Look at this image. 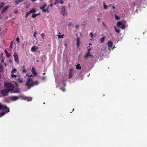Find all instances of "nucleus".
<instances>
[{"instance_id":"4be33fe9","label":"nucleus","mask_w":147,"mask_h":147,"mask_svg":"<svg viewBox=\"0 0 147 147\" xmlns=\"http://www.w3.org/2000/svg\"><path fill=\"white\" fill-rule=\"evenodd\" d=\"M47 5L46 4H45L43 5H42L40 6V9H44L46 7Z\"/></svg>"},{"instance_id":"79ce46f5","label":"nucleus","mask_w":147,"mask_h":147,"mask_svg":"<svg viewBox=\"0 0 147 147\" xmlns=\"http://www.w3.org/2000/svg\"><path fill=\"white\" fill-rule=\"evenodd\" d=\"M13 47V45H12L11 44H10L9 45V48L10 49H11Z\"/></svg>"},{"instance_id":"412c9836","label":"nucleus","mask_w":147,"mask_h":147,"mask_svg":"<svg viewBox=\"0 0 147 147\" xmlns=\"http://www.w3.org/2000/svg\"><path fill=\"white\" fill-rule=\"evenodd\" d=\"M77 65H75V66H76V69H81V66L80 65V64H77Z\"/></svg>"},{"instance_id":"6e6d98bb","label":"nucleus","mask_w":147,"mask_h":147,"mask_svg":"<svg viewBox=\"0 0 147 147\" xmlns=\"http://www.w3.org/2000/svg\"><path fill=\"white\" fill-rule=\"evenodd\" d=\"M31 1H33V2H35V1H36L37 0H31Z\"/></svg>"},{"instance_id":"a18cd8bd","label":"nucleus","mask_w":147,"mask_h":147,"mask_svg":"<svg viewBox=\"0 0 147 147\" xmlns=\"http://www.w3.org/2000/svg\"><path fill=\"white\" fill-rule=\"evenodd\" d=\"M46 77L45 76H43L42 78V79L43 80H45V79Z\"/></svg>"},{"instance_id":"a211bd4d","label":"nucleus","mask_w":147,"mask_h":147,"mask_svg":"<svg viewBox=\"0 0 147 147\" xmlns=\"http://www.w3.org/2000/svg\"><path fill=\"white\" fill-rule=\"evenodd\" d=\"M11 92L13 93H19V90L18 89L14 90L13 88V90L11 91Z\"/></svg>"},{"instance_id":"6ab92c4d","label":"nucleus","mask_w":147,"mask_h":147,"mask_svg":"<svg viewBox=\"0 0 147 147\" xmlns=\"http://www.w3.org/2000/svg\"><path fill=\"white\" fill-rule=\"evenodd\" d=\"M90 56L93 57V55H92L90 53H87L85 55V57L86 58H87L88 57Z\"/></svg>"},{"instance_id":"8fccbe9b","label":"nucleus","mask_w":147,"mask_h":147,"mask_svg":"<svg viewBox=\"0 0 147 147\" xmlns=\"http://www.w3.org/2000/svg\"><path fill=\"white\" fill-rule=\"evenodd\" d=\"M79 27V25H76L75 26V27L76 28H78Z\"/></svg>"},{"instance_id":"4d7b16f0","label":"nucleus","mask_w":147,"mask_h":147,"mask_svg":"<svg viewBox=\"0 0 147 147\" xmlns=\"http://www.w3.org/2000/svg\"><path fill=\"white\" fill-rule=\"evenodd\" d=\"M112 7L114 9H115V6H112Z\"/></svg>"},{"instance_id":"20e7f679","label":"nucleus","mask_w":147,"mask_h":147,"mask_svg":"<svg viewBox=\"0 0 147 147\" xmlns=\"http://www.w3.org/2000/svg\"><path fill=\"white\" fill-rule=\"evenodd\" d=\"M1 93L4 96H6L8 94V93L9 92L7 89H4L3 90H1Z\"/></svg>"},{"instance_id":"5fc2aeb1","label":"nucleus","mask_w":147,"mask_h":147,"mask_svg":"<svg viewBox=\"0 0 147 147\" xmlns=\"http://www.w3.org/2000/svg\"><path fill=\"white\" fill-rule=\"evenodd\" d=\"M65 82V80H63L62 81V82L63 83H64Z\"/></svg>"},{"instance_id":"f704fd0d","label":"nucleus","mask_w":147,"mask_h":147,"mask_svg":"<svg viewBox=\"0 0 147 147\" xmlns=\"http://www.w3.org/2000/svg\"><path fill=\"white\" fill-rule=\"evenodd\" d=\"M57 36H58V38H63V36H64V35H58Z\"/></svg>"},{"instance_id":"2f4dec72","label":"nucleus","mask_w":147,"mask_h":147,"mask_svg":"<svg viewBox=\"0 0 147 147\" xmlns=\"http://www.w3.org/2000/svg\"><path fill=\"white\" fill-rule=\"evenodd\" d=\"M103 6L104 7V9H107V5L105 4V3H103Z\"/></svg>"},{"instance_id":"473e14b6","label":"nucleus","mask_w":147,"mask_h":147,"mask_svg":"<svg viewBox=\"0 0 147 147\" xmlns=\"http://www.w3.org/2000/svg\"><path fill=\"white\" fill-rule=\"evenodd\" d=\"M13 73H11V74H12L11 75V77L13 78H16L17 76V75H14Z\"/></svg>"},{"instance_id":"b1692460","label":"nucleus","mask_w":147,"mask_h":147,"mask_svg":"<svg viewBox=\"0 0 147 147\" xmlns=\"http://www.w3.org/2000/svg\"><path fill=\"white\" fill-rule=\"evenodd\" d=\"M5 5V3L4 2H1L0 5V9H1Z\"/></svg>"},{"instance_id":"de8ad7c7","label":"nucleus","mask_w":147,"mask_h":147,"mask_svg":"<svg viewBox=\"0 0 147 147\" xmlns=\"http://www.w3.org/2000/svg\"><path fill=\"white\" fill-rule=\"evenodd\" d=\"M53 6V4L52 3H51L49 5V6L52 7Z\"/></svg>"},{"instance_id":"1a4fd4ad","label":"nucleus","mask_w":147,"mask_h":147,"mask_svg":"<svg viewBox=\"0 0 147 147\" xmlns=\"http://www.w3.org/2000/svg\"><path fill=\"white\" fill-rule=\"evenodd\" d=\"M73 73V69H70L69 71V74L68 75V78L70 79L73 76L72 74Z\"/></svg>"},{"instance_id":"bb28decb","label":"nucleus","mask_w":147,"mask_h":147,"mask_svg":"<svg viewBox=\"0 0 147 147\" xmlns=\"http://www.w3.org/2000/svg\"><path fill=\"white\" fill-rule=\"evenodd\" d=\"M35 13H33L32 15V17L33 18H36V16H38V14H35Z\"/></svg>"},{"instance_id":"13d9d810","label":"nucleus","mask_w":147,"mask_h":147,"mask_svg":"<svg viewBox=\"0 0 147 147\" xmlns=\"http://www.w3.org/2000/svg\"><path fill=\"white\" fill-rule=\"evenodd\" d=\"M1 62H2V63H3L4 61V60L3 59L2 60V61H1Z\"/></svg>"},{"instance_id":"cd10ccee","label":"nucleus","mask_w":147,"mask_h":147,"mask_svg":"<svg viewBox=\"0 0 147 147\" xmlns=\"http://www.w3.org/2000/svg\"><path fill=\"white\" fill-rule=\"evenodd\" d=\"M58 3L62 4L64 2L63 0H57Z\"/></svg>"},{"instance_id":"393cba45","label":"nucleus","mask_w":147,"mask_h":147,"mask_svg":"<svg viewBox=\"0 0 147 147\" xmlns=\"http://www.w3.org/2000/svg\"><path fill=\"white\" fill-rule=\"evenodd\" d=\"M105 36H104L102 38H101L100 39V41L101 43L103 42L104 41L105 39Z\"/></svg>"},{"instance_id":"603ef678","label":"nucleus","mask_w":147,"mask_h":147,"mask_svg":"<svg viewBox=\"0 0 147 147\" xmlns=\"http://www.w3.org/2000/svg\"><path fill=\"white\" fill-rule=\"evenodd\" d=\"M100 20V18H98L97 19V20L99 22Z\"/></svg>"},{"instance_id":"0eeeda50","label":"nucleus","mask_w":147,"mask_h":147,"mask_svg":"<svg viewBox=\"0 0 147 147\" xmlns=\"http://www.w3.org/2000/svg\"><path fill=\"white\" fill-rule=\"evenodd\" d=\"M36 12L35 10L34 9H32L30 10L29 11L26 13V16H25V18H27L28 16V15L30 14L31 13H34Z\"/></svg>"},{"instance_id":"ddd939ff","label":"nucleus","mask_w":147,"mask_h":147,"mask_svg":"<svg viewBox=\"0 0 147 147\" xmlns=\"http://www.w3.org/2000/svg\"><path fill=\"white\" fill-rule=\"evenodd\" d=\"M19 99V97L18 96H12L10 98V99L13 101L17 100Z\"/></svg>"},{"instance_id":"e2e57ef3","label":"nucleus","mask_w":147,"mask_h":147,"mask_svg":"<svg viewBox=\"0 0 147 147\" xmlns=\"http://www.w3.org/2000/svg\"><path fill=\"white\" fill-rule=\"evenodd\" d=\"M2 55H3V53H1V56Z\"/></svg>"},{"instance_id":"052dcab7","label":"nucleus","mask_w":147,"mask_h":147,"mask_svg":"<svg viewBox=\"0 0 147 147\" xmlns=\"http://www.w3.org/2000/svg\"><path fill=\"white\" fill-rule=\"evenodd\" d=\"M68 25L69 26H70L71 25V23H69L68 24Z\"/></svg>"},{"instance_id":"c85d7f7f","label":"nucleus","mask_w":147,"mask_h":147,"mask_svg":"<svg viewBox=\"0 0 147 147\" xmlns=\"http://www.w3.org/2000/svg\"><path fill=\"white\" fill-rule=\"evenodd\" d=\"M22 69H23V72L24 73H26V70H25V67L24 66H22Z\"/></svg>"},{"instance_id":"e433bc0d","label":"nucleus","mask_w":147,"mask_h":147,"mask_svg":"<svg viewBox=\"0 0 147 147\" xmlns=\"http://www.w3.org/2000/svg\"><path fill=\"white\" fill-rule=\"evenodd\" d=\"M18 82L20 83H22L23 82V81L22 79H18Z\"/></svg>"},{"instance_id":"72a5a7b5","label":"nucleus","mask_w":147,"mask_h":147,"mask_svg":"<svg viewBox=\"0 0 147 147\" xmlns=\"http://www.w3.org/2000/svg\"><path fill=\"white\" fill-rule=\"evenodd\" d=\"M115 18L116 20H119L120 19V17L117 16V15H115Z\"/></svg>"},{"instance_id":"69168bd1","label":"nucleus","mask_w":147,"mask_h":147,"mask_svg":"<svg viewBox=\"0 0 147 147\" xmlns=\"http://www.w3.org/2000/svg\"><path fill=\"white\" fill-rule=\"evenodd\" d=\"M1 74H0V78H1Z\"/></svg>"},{"instance_id":"423d86ee","label":"nucleus","mask_w":147,"mask_h":147,"mask_svg":"<svg viewBox=\"0 0 147 147\" xmlns=\"http://www.w3.org/2000/svg\"><path fill=\"white\" fill-rule=\"evenodd\" d=\"M13 56L15 61L16 62L17 64H19V61L18 54L16 53H15L13 55Z\"/></svg>"},{"instance_id":"bf43d9fd","label":"nucleus","mask_w":147,"mask_h":147,"mask_svg":"<svg viewBox=\"0 0 147 147\" xmlns=\"http://www.w3.org/2000/svg\"><path fill=\"white\" fill-rule=\"evenodd\" d=\"M89 44L90 45H92V43H89Z\"/></svg>"},{"instance_id":"f8f14e48","label":"nucleus","mask_w":147,"mask_h":147,"mask_svg":"<svg viewBox=\"0 0 147 147\" xmlns=\"http://www.w3.org/2000/svg\"><path fill=\"white\" fill-rule=\"evenodd\" d=\"M39 47L36 46L32 47L31 48V51L32 52H35L36 50H38Z\"/></svg>"},{"instance_id":"9d476101","label":"nucleus","mask_w":147,"mask_h":147,"mask_svg":"<svg viewBox=\"0 0 147 147\" xmlns=\"http://www.w3.org/2000/svg\"><path fill=\"white\" fill-rule=\"evenodd\" d=\"M76 45H77V48H78L80 45V38L79 37H78L76 39Z\"/></svg>"},{"instance_id":"680f3d73","label":"nucleus","mask_w":147,"mask_h":147,"mask_svg":"<svg viewBox=\"0 0 147 147\" xmlns=\"http://www.w3.org/2000/svg\"><path fill=\"white\" fill-rule=\"evenodd\" d=\"M135 3H134V6H135Z\"/></svg>"},{"instance_id":"f3484780","label":"nucleus","mask_w":147,"mask_h":147,"mask_svg":"<svg viewBox=\"0 0 147 147\" xmlns=\"http://www.w3.org/2000/svg\"><path fill=\"white\" fill-rule=\"evenodd\" d=\"M23 0H16L15 1V5H17L18 4L22 2Z\"/></svg>"},{"instance_id":"aec40b11","label":"nucleus","mask_w":147,"mask_h":147,"mask_svg":"<svg viewBox=\"0 0 147 147\" xmlns=\"http://www.w3.org/2000/svg\"><path fill=\"white\" fill-rule=\"evenodd\" d=\"M5 52L6 55V56L8 57H9L10 56V55L9 53L8 52V51L6 50H5Z\"/></svg>"},{"instance_id":"338daca9","label":"nucleus","mask_w":147,"mask_h":147,"mask_svg":"<svg viewBox=\"0 0 147 147\" xmlns=\"http://www.w3.org/2000/svg\"><path fill=\"white\" fill-rule=\"evenodd\" d=\"M65 46H66V47L67 46V45H65Z\"/></svg>"},{"instance_id":"4468645a","label":"nucleus","mask_w":147,"mask_h":147,"mask_svg":"<svg viewBox=\"0 0 147 147\" xmlns=\"http://www.w3.org/2000/svg\"><path fill=\"white\" fill-rule=\"evenodd\" d=\"M107 45L108 48H111L113 46V42L109 40L108 42Z\"/></svg>"},{"instance_id":"9b49d317","label":"nucleus","mask_w":147,"mask_h":147,"mask_svg":"<svg viewBox=\"0 0 147 147\" xmlns=\"http://www.w3.org/2000/svg\"><path fill=\"white\" fill-rule=\"evenodd\" d=\"M9 7V5H7L5 7H3V9L1 11V13L2 14L6 11L7 9H8Z\"/></svg>"},{"instance_id":"7ed1b4c3","label":"nucleus","mask_w":147,"mask_h":147,"mask_svg":"<svg viewBox=\"0 0 147 147\" xmlns=\"http://www.w3.org/2000/svg\"><path fill=\"white\" fill-rule=\"evenodd\" d=\"M5 86L9 92L13 90L14 87L13 85L11 83H6L5 84Z\"/></svg>"},{"instance_id":"c756f323","label":"nucleus","mask_w":147,"mask_h":147,"mask_svg":"<svg viewBox=\"0 0 147 147\" xmlns=\"http://www.w3.org/2000/svg\"><path fill=\"white\" fill-rule=\"evenodd\" d=\"M114 28H115V31L118 33H119L120 32V30L119 29H117L116 27H114Z\"/></svg>"},{"instance_id":"f257e3e1","label":"nucleus","mask_w":147,"mask_h":147,"mask_svg":"<svg viewBox=\"0 0 147 147\" xmlns=\"http://www.w3.org/2000/svg\"><path fill=\"white\" fill-rule=\"evenodd\" d=\"M38 84V82L37 81H36L34 82L32 79L31 78L28 79L26 83V85L28 89L34 86L37 85Z\"/></svg>"},{"instance_id":"49530a36","label":"nucleus","mask_w":147,"mask_h":147,"mask_svg":"<svg viewBox=\"0 0 147 147\" xmlns=\"http://www.w3.org/2000/svg\"><path fill=\"white\" fill-rule=\"evenodd\" d=\"M91 49H88L87 51V53H90V51Z\"/></svg>"},{"instance_id":"c03bdc74","label":"nucleus","mask_w":147,"mask_h":147,"mask_svg":"<svg viewBox=\"0 0 147 147\" xmlns=\"http://www.w3.org/2000/svg\"><path fill=\"white\" fill-rule=\"evenodd\" d=\"M102 24H103V25L104 26V27H107L106 25L104 22H102Z\"/></svg>"},{"instance_id":"5701e85b","label":"nucleus","mask_w":147,"mask_h":147,"mask_svg":"<svg viewBox=\"0 0 147 147\" xmlns=\"http://www.w3.org/2000/svg\"><path fill=\"white\" fill-rule=\"evenodd\" d=\"M42 12H47L48 13H49V11L48 9V8L47 7V8L46 9H43L42 10Z\"/></svg>"},{"instance_id":"c9c22d12","label":"nucleus","mask_w":147,"mask_h":147,"mask_svg":"<svg viewBox=\"0 0 147 147\" xmlns=\"http://www.w3.org/2000/svg\"><path fill=\"white\" fill-rule=\"evenodd\" d=\"M32 98L31 97H28L27 98L26 100H27L28 101H30L32 100Z\"/></svg>"},{"instance_id":"7c9ffc66","label":"nucleus","mask_w":147,"mask_h":147,"mask_svg":"<svg viewBox=\"0 0 147 147\" xmlns=\"http://www.w3.org/2000/svg\"><path fill=\"white\" fill-rule=\"evenodd\" d=\"M16 69L15 68H14L12 69L11 71V73H16Z\"/></svg>"},{"instance_id":"2eb2a0df","label":"nucleus","mask_w":147,"mask_h":147,"mask_svg":"<svg viewBox=\"0 0 147 147\" xmlns=\"http://www.w3.org/2000/svg\"><path fill=\"white\" fill-rule=\"evenodd\" d=\"M31 71L32 73V74L34 75V76H36L37 75V73L35 71V69L34 67H32V70H31Z\"/></svg>"},{"instance_id":"4c0bfd02","label":"nucleus","mask_w":147,"mask_h":147,"mask_svg":"<svg viewBox=\"0 0 147 147\" xmlns=\"http://www.w3.org/2000/svg\"><path fill=\"white\" fill-rule=\"evenodd\" d=\"M90 36L92 38L93 37V36H94V35H93V34L92 32H90Z\"/></svg>"},{"instance_id":"58836bf2","label":"nucleus","mask_w":147,"mask_h":147,"mask_svg":"<svg viewBox=\"0 0 147 147\" xmlns=\"http://www.w3.org/2000/svg\"><path fill=\"white\" fill-rule=\"evenodd\" d=\"M45 34L43 33H41L40 34L41 36L43 38H44V36H45Z\"/></svg>"},{"instance_id":"a19ab883","label":"nucleus","mask_w":147,"mask_h":147,"mask_svg":"<svg viewBox=\"0 0 147 147\" xmlns=\"http://www.w3.org/2000/svg\"><path fill=\"white\" fill-rule=\"evenodd\" d=\"M58 1L57 0H55V2L54 3V4L55 5H56L57 3H58Z\"/></svg>"},{"instance_id":"0e129e2a","label":"nucleus","mask_w":147,"mask_h":147,"mask_svg":"<svg viewBox=\"0 0 147 147\" xmlns=\"http://www.w3.org/2000/svg\"><path fill=\"white\" fill-rule=\"evenodd\" d=\"M45 74V73H43V74H42L43 75H44Z\"/></svg>"},{"instance_id":"a878e982","label":"nucleus","mask_w":147,"mask_h":147,"mask_svg":"<svg viewBox=\"0 0 147 147\" xmlns=\"http://www.w3.org/2000/svg\"><path fill=\"white\" fill-rule=\"evenodd\" d=\"M4 69L2 65H0V72H2L3 71Z\"/></svg>"},{"instance_id":"6e6552de","label":"nucleus","mask_w":147,"mask_h":147,"mask_svg":"<svg viewBox=\"0 0 147 147\" xmlns=\"http://www.w3.org/2000/svg\"><path fill=\"white\" fill-rule=\"evenodd\" d=\"M65 13V9L64 7H63L61 9L60 14L62 16H63Z\"/></svg>"},{"instance_id":"f03ea898","label":"nucleus","mask_w":147,"mask_h":147,"mask_svg":"<svg viewBox=\"0 0 147 147\" xmlns=\"http://www.w3.org/2000/svg\"><path fill=\"white\" fill-rule=\"evenodd\" d=\"M0 109L4 111L3 112L0 114V117L1 116L5 115L6 113H8L9 111V109L6 106H4L2 105L1 103H0Z\"/></svg>"},{"instance_id":"3c124183","label":"nucleus","mask_w":147,"mask_h":147,"mask_svg":"<svg viewBox=\"0 0 147 147\" xmlns=\"http://www.w3.org/2000/svg\"><path fill=\"white\" fill-rule=\"evenodd\" d=\"M18 13V11H15V12H14V13L15 14H16V13Z\"/></svg>"},{"instance_id":"39448f33","label":"nucleus","mask_w":147,"mask_h":147,"mask_svg":"<svg viewBox=\"0 0 147 147\" xmlns=\"http://www.w3.org/2000/svg\"><path fill=\"white\" fill-rule=\"evenodd\" d=\"M117 26L118 27H121V28L123 29H124L125 27V25L123 24V22L121 21H119L117 22Z\"/></svg>"},{"instance_id":"09e8293b","label":"nucleus","mask_w":147,"mask_h":147,"mask_svg":"<svg viewBox=\"0 0 147 147\" xmlns=\"http://www.w3.org/2000/svg\"><path fill=\"white\" fill-rule=\"evenodd\" d=\"M36 32H34V33L33 34V36L35 37H36V35H35V34L36 33Z\"/></svg>"},{"instance_id":"37998d69","label":"nucleus","mask_w":147,"mask_h":147,"mask_svg":"<svg viewBox=\"0 0 147 147\" xmlns=\"http://www.w3.org/2000/svg\"><path fill=\"white\" fill-rule=\"evenodd\" d=\"M61 90H62L63 91H65V89L63 88H61Z\"/></svg>"},{"instance_id":"ea45409f","label":"nucleus","mask_w":147,"mask_h":147,"mask_svg":"<svg viewBox=\"0 0 147 147\" xmlns=\"http://www.w3.org/2000/svg\"><path fill=\"white\" fill-rule=\"evenodd\" d=\"M16 41H17L18 43H19L20 42V39L18 37L16 38Z\"/></svg>"},{"instance_id":"dca6fc26","label":"nucleus","mask_w":147,"mask_h":147,"mask_svg":"<svg viewBox=\"0 0 147 147\" xmlns=\"http://www.w3.org/2000/svg\"><path fill=\"white\" fill-rule=\"evenodd\" d=\"M18 97H20L22 99H24V100H26L27 98V97H26L23 95H19Z\"/></svg>"},{"instance_id":"864d4df0","label":"nucleus","mask_w":147,"mask_h":147,"mask_svg":"<svg viewBox=\"0 0 147 147\" xmlns=\"http://www.w3.org/2000/svg\"><path fill=\"white\" fill-rule=\"evenodd\" d=\"M13 41H12L11 42L10 44H11L12 45H13Z\"/></svg>"}]
</instances>
